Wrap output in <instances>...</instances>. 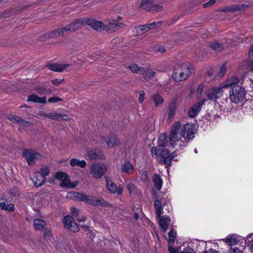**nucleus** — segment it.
Segmentation results:
<instances>
[{"label": "nucleus", "mask_w": 253, "mask_h": 253, "mask_svg": "<svg viewBox=\"0 0 253 253\" xmlns=\"http://www.w3.org/2000/svg\"><path fill=\"white\" fill-rule=\"evenodd\" d=\"M226 64L225 63H224L222 65V66H221L220 68V70H219V72L218 73V76L220 77H223L225 73L226 72Z\"/></svg>", "instance_id": "nucleus-42"}, {"label": "nucleus", "mask_w": 253, "mask_h": 253, "mask_svg": "<svg viewBox=\"0 0 253 253\" xmlns=\"http://www.w3.org/2000/svg\"><path fill=\"white\" fill-rule=\"evenodd\" d=\"M121 170L122 172L130 174L133 172L134 168L130 162L126 161L122 165Z\"/></svg>", "instance_id": "nucleus-24"}, {"label": "nucleus", "mask_w": 253, "mask_h": 253, "mask_svg": "<svg viewBox=\"0 0 253 253\" xmlns=\"http://www.w3.org/2000/svg\"><path fill=\"white\" fill-rule=\"evenodd\" d=\"M106 171V166L101 163H93L90 168V173L95 178H101Z\"/></svg>", "instance_id": "nucleus-8"}, {"label": "nucleus", "mask_w": 253, "mask_h": 253, "mask_svg": "<svg viewBox=\"0 0 253 253\" xmlns=\"http://www.w3.org/2000/svg\"><path fill=\"white\" fill-rule=\"evenodd\" d=\"M206 101V99H203L193 105L188 111V116L191 118L196 117L200 111L202 106Z\"/></svg>", "instance_id": "nucleus-17"}, {"label": "nucleus", "mask_w": 253, "mask_h": 253, "mask_svg": "<svg viewBox=\"0 0 253 253\" xmlns=\"http://www.w3.org/2000/svg\"><path fill=\"white\" fill-rule=\"evenodd\" d=\"M62 80H60V79H54L53 80H52V83L56 85H59L60 84H61V83L62 82Z\"/></svg>", "instance_id": "nucleus-55"}, {"label": "nucleus", "mask_w": 253, "mask_h": 253, "mask_svg": "<svg viewBox=\"0 0 253 253\" xmlns=\"http://www.w3.org/2000/svg\"><path fill=\"white\" fill-rule=\"evenodd\" d=\"M194 67L190 63H180L175 66L172 79L176 82L185 80L194 73Z\"/></svg>", "instance_id": "nucleus-2"}, {"label": "nucleus", "mask_w": 253, "mask_h": 253, "mask_svg": "<svg viewBox=\"0 0 253 253\" xmlns=\"http://www.w3.org/2000/svg\"><path fill=\"white\" fill-rule=\"evenodd\" d=\"M204 88L205 84H200L198 85L196 91V96L198 98H200L202 96L204 90Z\"/></svg>", "instance_id": "nucleus-39"}, {"label": "nucleus", "mask_w": 253, "mask_h": 253, "mask_svg": "<svg viewBox=\"0 0 253 253\" xmlns=\"http://www.w3.org/2000/svg\"><path fill=\"white\" fill-rule=\"evenodd\" d=\"M34 226L36 230H42L45 227L46 223L42 219H36L34 220Z\"/></svg>", "instance_id": "nucleus-31"}, {"label": "nucleus", "mask_w": 253, "mask_h": 253, "mask_svg": "<svg viewBox=\"0 0 253 253\" xmlns=\"http://www.w3.org/2000/svg\"><path fill=\"white\" fill-rule=\"evenodd\" d=\"M248 5L247 4H235L229 6L223 9V11H234L239 10H243L246 8Z\"/></svg>", "instance_id": "nucleus-27"}, {"label": "nucleus", "mask_w": 253, "mask_h": 253, "mask_svg": "<svg viewBox=\"0 0 253 253\" xmlns=\"http://www.w3.org/2000/svg\"><path fill=\"white\" fill-rule=\"evenodd\" d=\"M248 68L251 71H253V61H250L248 62Z\"/></svg>", "instance_id": "nucleus-56"}, {"label": "nucleus", "mask_w": 253, "mask_h": 253, "mask_svg": "<svg viewBox=\"0 0 253 253\" xmlns=\"http://www.w3.org/2000/svg\"><path fill=\"white\" fill-rule=\"evenodd\" d=\"M38 93L41 94H47L50 93V90L44 88H39L37 89Z\"/></svg>", "instance_id": "nucleus-43"}, {"label": "nucleus", "mask_w": 253, "mask_h": 253, "mask_svg": "<svg viewBox=\"0 0 253 253\" xmlns=\"http://www.w3.org/2000/svg\"><path fill=\"white\" fill-rule=\"evenodd\" d=\"M253 233L248 234L246 237V242L247 243V246L249 248L250 250L253 252Z\"/></svg>", "instance_id": "nucleus-35"}, {"label": "nucleus", "mask_w": 253, "mask_h": 253, "mask_svg": "<svg viewBox=\"0 0 253 253\" xmlns=\"http://www.w3.org/2000/svg\"><path fill=\"white\" fill-rule=\"evenodd\" d=\"M159 217V225L161 229L164 232H166L169 225L170 222V218L167 216H160Z\"/></svg>", "instance_id": "nucleus-23"}, {"label": "nucleus", "mask_w": 253, "mask_h": 253, "mask_svg": "<svg viewBox=\"0 0 253 253\" xmlns=\"http://www.w3.org/2000/svg\"><path fill=\"white\" fill-rule=\"evenodd\" d=\"M210 46L212 49L217 51L221 50L223 48L222 44L217 41L211 42Z\"/></svg>", "instance_id": "nucleus-34"}, {"label": "nucleus", "mask_w": 253, "mask_h": 253, "mask_svg": "<svg viewBox=\"0 0 253 253\" xmlns=\"http://www.w3.org/2000/svg\"><path fill=\"white\" fill-rule=\"evenodd\" d=\"M55 178L61 181L60 186L63 188H74L78 184V181H71L69 175L64 172L59 171L56 172Z\"/></svg>", "instance_id": "nucleus-5"}, {"label": "nucleus", "mask_w": 253, "mask_h": 253, "mask_svg": "<svg viewBox=\"0 0 253 253\" xmlns=\"http://www.w3.org/2000/svg\"><path fill=\"white\" fill-rule=\"evenodd\" d=\"M158 51L161 52H165L166 51V49L164 47H160L159 48Z\"/></svg>", "instance_id": "nucleus-61"}, {"label": "nucleus", "mask_w": 253, "mask_h": 253, "mask_svg": "<svg viewBox=\"0 0 253 253\" xmlns=\"http://www.w3.org/2000/svg\"><path fill=\"white\" fill-rule=\"evenodd\" d=\"M194 124L187 123L182 126L180 122H176L171 128L169 135L168 142L165 134L160 135L158 143V151L166 166L170 165L172 159L175 156V153L169 154V150L168 148L170 145L172 148L178 146L180 150L183 149L187 145L188 142L192 140L194 136Z\"/></svg>", "instance_id": "nucleus-1"}, {"label": "nucleus", "mask_w": 253, "mask_h": 253, "mask_svg": "<svg viewBox=\"0 0 253 253\" xmlns=\"http://www.w3.org/2000/svg\"><path fill=\"white\" fill-rule=\"evenodd\" d=\"M85 23V20L78 19L67 25L66 27H63L62 28V32H64L65 35H66L69 32L75 31L79 29Z\"/></svg>", "instance_id": "nucleus-11"}, {"label": "nucleus", "mask_w": 253, "mask_h": 253, "mask_svg": "<svg viewBox=\"0 0 253 253\" xmlns=\"http://www.w3.org/2000/svg\"><path fill=\"white\" fill-rule=\"evenodd\" d=\"M70 165L72 167L77 166L84 168L86 167V163L84 160L80 161L76 158H73L70 160Z\"/></svg>", "instance_id": "nucleus-29"}, {"label": "nucleus", "mask_w": 253, "mask_h": 253, "mask_svg": "<svg viewBox=\"0 0 253 253\" xmlns=\"http://www.w3.org/2000/svg\"><path fill=\"white\" fill-rule=\"evenodd\" d=\"M248 54L250 56L253 55V45L250 47Z\"/></svg>", "instance_id": "nucleus-58"}, {"label": "nucleus", "mask_w": 253, "mask_h": 253, "mask_svg": "<svg viewBox=\"0 0 253 253\" xmlns=\"http://www.w3.org/2000/svg\"><path fill=\"white\" fill-rule=\"evenodd\" d=\"M70 210H71V212L73 216H77L79 215V211L77 209H76L74 207H72V208H71Z\"/></svg>", "instance_id": "nucleus-49"}, {"label": "nucleus", "mask_w": 253, "mask_h": 253, "mask_svg": "<svg viewBox=\"0 0 253 253\" xmlns=\"http://www.w3.org/2000/svg\"><path fill=\"white\" fill-rule=\"evenodd\" d=\"M176 235V232L174 230H171L169 233L168 243L169 245H172L174 242V239Z\"/></svg>", "instance_id": "nucleus-37"}, {"label": "nucleus", "mask_w": 253, "mask_h": 253, "mask_svg": "<svg viewBox=\"0 0 253 253\" xmlns=\"http://www.w3.org/2000/svg\"><path fill=\"white\" fill-rule=\"evenodd\" d=\"M9 120L11 121L18 123L19 125L24 126H28L30 124L28 121L23 120L20 118L15 116H9Z\"/></svg>", "instance_id": "nucleus-28"}, {"label": "nucleus", "mask_w": 253, "mask_h": 253, "mask_svg": "<svg viewBox=\"0 0 253 253\" xmlns=\"http://www.w3.org/2000/svg\"><path fill=\"white\" fill-rule=\"evenodd\" d=\"M86 156L90 160L102 159L103 157V155L100 150L89 151L87 152Z\"/></svg>", "instance_id": "nucleus-25"}, {"label": "nucleus", "mask_w": 253, "mask_h": 253, "mask_svg": "<svg viewBox=\"0 0 253 253\" xmlns=\"http://www.w3.org/2000/svg\"><path fill=\"white\" fill-rule=\"evenodd\" d=\"M106 186L110 193L119 196L123 194V188L122 186H118L112 180L108 178H106Z\"/></svg>", "instance_id": "nucleus-10"}, {"label": "nucleus", "mask_w": 253, "mask_h": 253, "mask_svg": "<svg viewBox=\"0 0 253 253\" xmlns=\"http://www.w3.org/2000/svg\"><path fill=\"white\" fill-rule=\"evenodd\" d=\"M52 235L51 231L49 229H45V232L44 234V237L45 238H49Z\"/></svg>", "instance_id": "nucleus-53"}, {"label": "nucleus", "mask_w": 253, "mask_h": 253, "mask_svg": "<svg viewBox=\"0 0 253 253\" xmlns=\"http://www.w3.org/2000/svg\"><path fill=\"white\" fill-rule=\"evenodd\" d=\"M140 7L143 9L149 11H159L163 9L161 5L154 4L151 0H142Z\"/></svg>", "instance_id": "nucleus-12"}, {"label": "nucleus", "mask_w": 253, "mask_h": 253, "mask_svg": "<svg viewBox=\"0 0 253 253\" xmlns=\"http://www.w3.org/2000/svg\"><path fill=\"white\" fill-rule=\"evenodd\" d=\"M40 116H43L44 117H46V115H48V114H46L44 113V112L42 111V112H40L39 114Z\"/></svg>", "instance_id": "nucleus-62"}, {"label": "nucleus", "mask_w": 253, "mask_h": 253, "mask_svg": "<svg viewBox=\"0 0 253 253\" xmlns=\"http://www.w3.org/2000/svg\"><path fill=\"white\" fill-rule=\"evenodd\" d=\"M226 253H243L242 251L237 248H230Z\"/></svg>", "instance_id": "nucleus-44"}, {"label": "nucleus", "mask_w": 253, "mask_h": 253, "mask_svg": "<svg viewBox=\"0 0 253 253\" xmlns=\"http://www.w3.org/2000/svg\"><path fill=\"white\" fill-rule=\"evenodd\" d=\"M61 100V98L57 96H54L49 98L48 101L50 103H56Z\"/></svg>", "instance_id": "nucleus-47"}, {"label": "nucleus", "mask_w": 253, "mask_h": 253, "mask_svg": "<svg viewBox=\"0 0 253 253\" xmlns=\"http://www.w3.org/2000/svg\"><path fill=\"white\" fill-rule=\"evenodd\" d=\"M46 118L53 120H67L69 119V117L66 114H62L58 113L55 111H52L51 113L48 114V115L46 116Z\"/></svg>", "instance_id": "nucleus-22"}, {"label": "nucleus", "mask_w": 253, "mask_h": 253, "mask_svg": "<svg viewBox=\"0 0 253 253\" xmlns=\"http://www.w3.org/2000/svg\"><path fill=\"white\" fill-rule=\"evenodd\" d=\"M195 153H197V150L196 149H195L194 150Z\"/></svg>", "instance_id": "nucleus-63"}, {"label": "nucleus", "mask_w": 253, "mask_h": 253, "mask_svg": "<svg viewBox=\"0 0 253 253\" xmlns=\"http://www.w3.org/2000/svg\"><path fill=\"white\" fill-rule=\"evenodd\" d=\"M85 23L90 26L95 30L101 32L105 30V25L102 22L94 19L85 21Z\"/></svg>", "instance_id": "nucleus-18"}, {"label": "nucleus", "mask_w": 253, "mask_h": 253, "mask_svg": "<svg viewBox=\"0 0 253 253\" xmlns=\"http://www.w3.org/2000/svg\"><path fill=\"white\" fill-rule=\"evenodd\" d=\"M154 73L150 70H147L145 72V74L144 75V78L145 79H147L152 76H153Z\"/></svg>", "instance_id": "nucleus-50"}, {"label": "nucleus", "mask_w": 253, "mask_h": 253, "mask_svg": "<svg viewBox=\"0 0 253 253\" xmlns=\"http://www.w3.org/2000/svg\"><path fill=\"white\" fill-rule=\"evenodd\" d=\"M0 208L1 210H5L9 211H12L14 210V206L12 204H6L4 203H0Z\"/></svg>", "instance_id": "nucleus-36"}, {"label": "nucleus", "mask_w": 253, "mask_h": 253, "mask_svg": "<svg viewBox=\"0 0 253 253\" xmlns=\"http://www.w3.org/2000/svg\"><path fill=\"white\" fill-rule=\"evenodd\" d=\"M105 25V31L113 32L120 29L123 24L115 20H109Z\"/></svg>", "instance_id": "nucleus-16"}, {"label": "nucleus", "mask_w": 253, "mask_h": 253, "mask_svg": "<svg viewBox=\"0 0 253 253\" xmlns=\"http://www.w3.org/2000/svg\"><path fill=\"white\" fill-rule=\"evenodd\" d=\"M163 202V200L161 199V201L159 200H156L155 201V207L158 216H160L162 214V203Z\"/></svg>", "instance_id": "nucleus-33"}, {"label": "nucleus", "mask_w": 253, "mask_h": 253, "mask_svg": "<svg viewBox=\"0 0 253 253\" xmlns=\"http://www.w3.org/2000/svg\"><path fill=\"white\" fill-rule=\"evenodd\" d=\"M205 253H219L216 251H215V250H213L212 249H210L209 251L206 252Z\"/></svg>", "instance_id": "nucleus-60"}, {"label": "nucleus", "mask_w": 253, "mask_h": 253, "mask_svg": "<svg viewBox=\"0 0 253 253\" xmlns=\"http://www.w3.org/2000/svg\"><path fill=\"white\" fill-rule=\"evenodd\" d=\"M180 253H196L193 249L188 247L184 249Z\"/></svg>", "instance_id": "nucleus-48"}, {"label": "nucleus", "mask_w": 253, "mask_h": 253, "mask_svg": "<svg viewBox=\"0 0 253 253\" xmlns=\"http://www.w3.org/2000/svg\"><path fill=\"white\" fill-rule=\"evenodd\" d=\"M127 68L134 73H138L139 71H142L143 68H139L136 64H132L127 67Z\"/></svg>", "instance_id": "nucleus-40"}, {"label": "nucleus", "mask_w": 253, "mask_h": 253, "mask_svg": "<svg viewBox=\"0 0 253 253\" xmlns=\"http://www.w3.org/2000/svg\"><path fill=\"white\" fill-rule=\"evenodd\" d=\"M246 91L242 86H233L229 91V99L232 103L238 104L246 98Z\"/></svg>", "instance_id": "nucleus-4"}, {"label": "nucleus", "mask_w": 253, "mask_h": 253, "mask_svg": "<svg viewBox=\"0 0 253 253\" xmlns=\"http://www.w3.org/2000/svg\"><path fill=\"white\" fill-rule=\"evenodd\" d=\"M239 83V79L236 76H232L228 78L225 81L221 83V84L223 86L224 88H226L229 87L230 88L233 86H240L238 85Z\"/></svg>", "instance_id": "nucleus-20"}, {"label": "nucleus", "mask_w": 253, "mask_h": 253, "mask_svg": "<svg viewBox=\"0 0 253 253\" xmlns=\"http://www.w3.org/2000/svg\"><path fill=\"white\" fill-rule=\"evenodd\" d=\"M71 65L70 64H54L51 63L47 65L48 69L51 71L61 72L67 70Z\"/></svg>", "instance_id": "nucleus-19"}, {"label": "nucleus", "mask_w": 253, "mask_h": 253, "mask_svg": "<svg viewBox=\"0 0 253 253\" xmlns=\"http://www.w3.org/2000/svg\"><path fill=\"white\" fill-rule=\"evenodd\" d=\"M144 98H145L144 92L142 91H140L139 93V98H138L139 103H142L144 100Z\"/></svg>", "instance_id": "nucleus-51"}, {"label": "nucleus", "mask_w": 253, "mask_h": 253, "mask_svg": "<svg viewBox=\"0 0 253 253\" xmlns=\"http://www.w3.org/2000/svg\"><path fill=\"white\" fill-rule=\"evenodd\" d=\"M67 197L68 198L74 200H79L86 202L88 204L95 206H102L104 200L102 199H95L92 196L76 192H71L67 194Z\"/></svg>", "instance_id": "nucleus-3"}, {"label": "nucleus", "mask_w": 253, "mask_h": 253, "mask_svg": "<svg viewBox=\"0 0 253 253\" xmlns=\"http://www.w3.org/2000/svg\"><path fill=\"white\" fill-rule=\"evenodd\" d=\"M169 118H172L174 116V111L170 110L169 113Z\"/></svg>", "instance_id": "nucleus-59"}, {"label": "nucleus", "mask_w": 253, "mask_h": 253, "mask_svg": "<svg viewBox=\"0 0 253 253\" xmlns=\"http://www.w3.org/2000/svg\"><path fill=\"white\" fill-rule=\"evenodd\" d=\"M121 19H122V18H121V17H118V19H119V20H121Z\"/></svg>", "instance_id": "nucleus-64"}, {"label": "nucleus", "mask_w": 253, "mask_h": 253, "mask_svg": "<svg viewBox=\"0 0 253 253\" xmlns=\"http://www.w3.org/2000/svg\"><path fill=\"white\" fill-rule=\"evenodd\" d=\"M215 2V0H210L208 2L205 3L203 5L204 7H208L212 5Z\"/></svg>", "instance_id": "nucleus-54"}, {"label": "nucleus", "mask_w": 253, "mask_h": 253, "mask_svg": "<svg viewBox=\"0 0 253 253\" xmlns=\"http://www.w3.org/2000/svg\"><path fill=\"white\" fill-rule=\"evenodd\" d=\"M85 217L84 216H79L78 218V220L80 222H83L84 221Z\"/></svg>", "instance_id": "nucleus-57"}, {"label": "nucleus", "mask_w": 253, "mask_h": 253, "mask_svg": "<svg viewBox=\"0 0 253 253\" xmlns=\"http://www.w3.org/2000/svg\"><path fill=\"white\" fill-rule=\"evenodd\" d=\"M140 178L142 180L146 181L148 180L147 172L145 170H143L140 172Z\"/></svg>", "instance_id": "nucleus-46"}, {"label": "nucleus", "mask_w": 253, "mask_h": 253, "mask_svg": "<svg viewBox=\"0 0 253 253\" xmlns=\"http://www.w3.org/2000/svg\"><path fill=\"white\" fill-rule=\"evenodd\" d=\"M239 236L237 234H233L228 235L223 241L230 246H234L237 244L239 242Z\"/></svg>", "instance_id": "nucleus-21"}, {"label": "nucleus", "mask_w": 253, "mask_h": 253, "mask_svg": "<svg viewBox=\"0 0 253 253\" xmlns=\"http://www.w3.org/2000/svg\"><path fill=\"white\" fill-rule=\"evenodd\" d=\"M23 156L30 166L34 165L35 164V161L42 157L39 153L29 149L25 150L23 152Z\"/></svg>", "instance_id": "nucleus-9"}, {"label": "nucleus", "mask_w": 253, "mask_h": 253, "mask_svg": "<svg viewBox=\"0 0 253 253\" xmlns=\"http://www.w3.org/2000/svg\"><path fill=\"white\" fill-rule=\"evenodd\" d=\"M63 222L65 227L68 228L70 231L75 232L79 230V227L77 223L74 221V219L71 216L67 215L64 217Z\"/></svg>", "instance_id": "nucleus-14"}, {"label": "nucleus", "mask_w": 253, "mask_h": 253, "mask_svg": "<svg viewBox=\"0 0 253 253\" xmlns=\"http://www.w3.org/2000/svg\"><path fill=\"white\" fill-rule=\"evenodd\" d=\"M127 190L129 191V194L135 192L136 190V186L133 183L132 180L128 181L126 184Z\"/></svg>", "instance_id": "nucleus-38"}, {"label": "nucleus", "mask_w": 253, "mask_h": 253, "mask_svg": "<svg viewBox=\"0 0 253 253\" xmlns=\"http://www.w3.org/2000/svg\"><path fill=\"white\" fill-rule=\"evenodd\" d=\"M154 101L156 106H158L162 104L163 102V99L161 96L159 94H156L154 96Z\"/></svg>", "instance_id": "nucleus-41"}, {"label": "nucleus", "mask_w": 253, "mask_h": 253, "mask_svg": "<svg viewBox=\"0 0 253 253\" xmlns=\"http://www.w3.org/2000/svg\"><path fill=\"white\" fill-rule=\"evenodd\" d=\"M153 180L155 188L157 190H160L163 185V180L161 177L157 174H155Z\"/></svg>", "instance_id": "nucleus-32"}, {"label": "nucleus", "mask_w": 253, "mask_h": 253, "mask_svg": "<svg viewBox=\"0 0 253 253\" xmlns=\"http://www.w3.org/2000/svg\"><path fill=\"white\" fill-rule=\"evenodd\" d=\"M27 100L34 103L45 104L46 102V97H40L36 94H33L29 96Z\"/></svg>", "instance_id": "nucleus-26"}, {"label": "nucleus", "mask_w": 253, "mask_h": 253, "mask_svg": "<svg viewBox=\"0 0 253 253\" xmlns=\"http://www.w3.org/2000/svg\"><path fill=\"white\" fill-rule=\"evenodd\" d=\"M49 172L48 168L46 167H43L41 168L40 171L35 172L32 180L36 187H40L44 183L46 176L48 175Z\"/></svg>", "instance_id": "nucleus-7"}, {"label": "nucleus", "mask_w": 253, "mask_h": 253, "mask_svg": "<svg viewBox=\"0 0 253 253\" xmlns=\"http://www.w3.org/2000/svg\"><path fill=\"white\" fill-rule=\"evenodd\" d=\"M224 89L221 84L217 86H212L206 90V95L209 100L215 102L222 96Z\"/></svg>", "instance_id": "nucleus-6"}, {"label": "nucleus", "mask_w": 253, "mask_h": 253, "mask_svg": "<svg viewBox=\"0 0 253 253\" xmlns=\"http://www.w3.org/2000/svg\"><path fill=\"white\" fill-rule=\"evenodd\" d=\"M62 28L57 29L55 31H53L51 32L47 33L45 35L46 38H54L58 36H63L65 35L64 32H62Z\"/></svg>", "instance_id": "nucleus-30"}, {"label": "nucleus", "mask_w": 253, "mask_h": 253, "mask_svg": "<svg viewBox=\"0 0 253 253\" xmlns=\"http://www.w3.org/2000/svg\"><path fill=\"white\" fill-rule=\"evenodd\" d=\"M151 153L153 157L157 158L158 156H161L160 155V152L158 150L157 151L156 147H153L151 148Z\"/></svg>", "instance_id": "nucleus-45"}, {"label": "nucleus", "mask_w": 253, "mask_h": 253, "mask_svg": "<svg viewBox=\"0 0 253 253\" xmlns=\"http://www.w3.org/2000/svg\"><path fill=\"white\" fill-rule=\"evenodd\" d=\"M159 22H154L149 24V25L138 26L133 29V34L136 36L142 35L150 29L154 28V26L157 24H159Z\"/></svg>", "instance_id": "nucleus-13"}, {"label": "nucleus", "mask_w": 253, "mask_h": 253, "mask_svg": "<svg viewBox=\"0 0 253 253\" xmlns=\"http://www.w3.org/2000/svg\"><path fill=\"white\" fill-rule=\"evenodd\" d=\"M100 139L101 143H106L107 146L109 147H113L115 145L120 144L119 140L114 135L108 137L107 135L102 134L100 136Z\"/></svg>", "instance_id": "nucleus-15"}, {"label": "nucleus", "mask_w": 253, "mask_h": 253, "mask_svg": "<svg viewBox=\"0 0 253 253\" xmlns=\"http://www.w3.org/2000/svg\"><path fill=\"white\" fill-rule=\"evenodd\" d=\"M168 249L169 253H178V250L174 248L171 245H169Z\"/></svg>", "instance_id": "nucleus-52"}]
</instances>
